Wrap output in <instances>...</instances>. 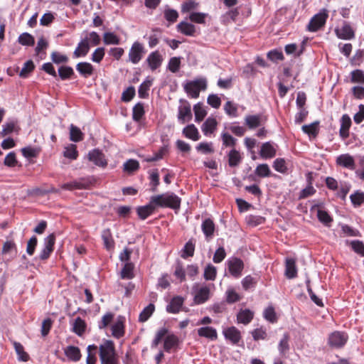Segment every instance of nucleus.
I'll list each match as a JSON object with an SVG mask.
<instances>
[{
	"mask_svg": "<svg viewBox=\"0 0 364 364\" xmlns=\"http://www.w3.org/2000/svg\"><path fill=\"white\" fill-rule=\"evenodd\" d=\"M151 202L157 207L169 208L173 210H178L181 206V198L173 193L154 196L151 197Z\"/></svg>",
	"mask_w": 364,
	"mask_h": 364,
	"instance_id": "1",
	"label": "nucleus"
},
{
	"mask_svg": "<svg viewBox=\"0 0 364 364\" xmlns=\"http://www.w3.org/2000/svg\"><path fill=\"white\" fill-rule=\"evenodd\" d=\"M100 359L101 364H118V357L115 352L114 342L106 340L100 346Z\"/></svg>",
	"mask_w": 364,
	"mask_h": 364,
	"instance_id": "2",
	"label": "nucleus"
},
{
	"mask_svg": "<svg viewBox=\"0 0 364 364\" xmlns=\"http://www.w3.org/2000/svg\"><path fill=\"white\" fill-rule=\"evenodd\" d=\"M207 88V80L204 77L188 81L184 85V90L192 98H198L200 91Z\"/></svg>",
	"mask_w": 364,
	"mask_h": 364,
	"instance_id": "3",
	"label": "nucleus"
},
{
	"mask_svg": "<svg viewBox=\"0 0 364 364\" xmlns=\"http://www.w3.org/2000/svg\"><path fill=\"white\" fill-rule=\"evenodd\" d=\"M328 18V14L324 10L323 12H320L312 17L309 23L308 24V30L311 32L318 31L326 23Z\"/></svg>",
	"mask_w": 364,
	"mask_h": 364,
	"instance_id": "4",
	"label": "nucleus"
},
{
	"mask_svg": "<svg viewBox=\"0 0 364 364\" xmlns=\"http://www.w3.org/2000/svg\"><path fill=\"white\" fill-rule=\"evenodd\" d=\"M180 103L178 119L181 123L184 124L192 119L191 107L190 103L186 100H180Z\"/></svg>",
	"mask_w": 364,
	"mask_h": 364,
	"instance_id": "5",
	"label": "nucleus"
},
{
	"mask_svg": "<svg viewBox=\"0 0 364 364\" xmlns=\"http://www.w3.org/2000/svg\"><path fill=\"white\" fill-rule=\"evenodd\" d=\"M55 241V236L53 233L50 234L44 239V247L40 252V259L46 260L50 257V253L53 251Z\"/></svg>",
	"mask_w": 364,
	"mask_h": 364,
	"instance_id": "6",
	"label": "nucleus"
},
{
	"mask_svg": "<svg viewBox=\"0 0 364 364\" xmlns=\"http://www.w3.org/2000/svg\"><path fill=\"white\" fill-rule=\"evenodd\" d=\"M143 53V45L141 43L136 41L132 44L129 51V59L132 63L136 64L141 60Z\"/></svg>",
	"mask_w": 364,
	"mask_h": 364,
	"instance_id": "7",
	"label": "nucleus"
},
{
	"mask_svg": "<svg viewBox=\"0 0 364 364\" xmlns=\"http://www.w3.org/2000/svg\"><path fill=\"white\" fill-rule=\"evenodd\" d=\"M243 268L244 264L240 259L233 257L228 260V269L233 277H240Z\"/></svg>",
	"mask_w": 364,
	"mask_h": 364,
	"instance_id": "8",
	"label": "nucleus"
},
{
	"mask_svg": "<svg viewBox=\"0 0 364 364\" xmlns=\"http://www.w3.org/2000/svg\"><path fill=\"white\" fill-rule=\"evenodd\" d=\"M88 159L98 166L105 167L107 164L105 155L98 149H93L90 151Z\"/></svg>",
	"mask_w": 364,
	"mask_h": 364,
	"instance_id": "9",
	"label": "nucleus"
},
{
	"mask_svg": "<svg viewBox=\"0 0 364 364\" xmlns=\"http://www.w3.org/2000/svg\"><path fill=\"white\" fill-rule=\"evenodd\" d=\"M146 61L151 70H155L159 68L163 62V57L158 50L151 53Z\"/></svg>",
	"mask_w": 364,
	"mask_h": 364,
	"instance_id": "10",
	"label": "nucleus"
},
{
	"mask_svg": "<svg viewBox=\"0 0 364 364\" xmlns=\"http://www.w3.org/2000/svg\"><path fill=\"white\" fill-rule=\"evenodd\" d=\"M347 341V336L341 332L333 333L328 338V343L330 346L336 348L342 347Z\"/></svg>",
	"mask_w": 364,
	"mask_h": 364,
	"instance_id": "11",
	"label": "nucleus"
},
{
	"mask_svg": "<svg viewBox=\"0 0 364 364\" xmlns=\"http://www.w3.org/2000/svg\"><path fill=\"white\" fill-rule=\"evenodd\" d=\"M336 164L338 166L350 170H353L355 166L353 157L348 154H344L338 156L336 159Z\"/></svg>",
	"mask_w": 364,
	"mask_h": 364,
	"instance_id": "12",
	"label": "nucleus"
},
{
	"mask_svg": "<svg viewBox=\"0 0 364 364\" xmlns=\"http://www.w3.org/2000/svg\"><path fill=\"white\" fill-rule=\"evenodd\" d=\"M179 344L178 336L171 333L167 335L164 341V350L167 353H170L172 350H176Z\"/></svg>",
	"mask_w": 364,
	"mask_h": 364,
	"instance_id": "13",
	"label": "nucleus"
},
{
	"mask_svg": "<svg viewBox=\"0 0 364 364\" xmlns=\"http://www.w3.org/2000/svg\"><path fill=\"white\" fill-rule=\"evenodd\" d=\"M218 126V122L214 117H208L201 126V130L204 135L209 136L214 133Z\"/></svg>",
	"mask_w": 364,
	"mask_h": 364,
	"instance_id": "14",
	"label": "nucleus"
},
{
	"mask_svg": "<svg viewBox=\"0 0 364 364\" xmlns=\"http://www.w3.org/2000/svg\"><path fill=\"white\" fill-rule=\"evenodd\" d=\"M124 317L118 316L117 321L112 326V334L114 337L119 338L124 335Z\"/></svg>",
	"mask_w": 364,
	"mask_h": 364,
	"instance_id": "15",
	"label": "nucleus"
},
{
	"mask_svg": "<svg viewBox=\"0 0 364 364\" xmlns=\"http://www.w3.org/2000/svg\"><path fill=\"white\" fill-rule=\"evenodd\" d=\"M351 125V119L348 114H343L341 119L340 136L345 139L349 136V129Z\"/></svg>",
	"mask_w": 364,
	"mask_h": 364,
	"instance_id": "16",
	"label": "nucleus"
},
{
	"mask_svg": "<svg viewBox=\"0 0 364 364\" xmlns=\"http://www.w3.org/2000/svg\"><path fill=\"white\" fill-rule=\"evenodd\" d=\"M336 34L339 38L350 40L354 38V31L351 26L345 23L340 29H336Z\"/></svg>",
	"mask_w": 364,
	"mask_h": 364,
	"instance_id": "17",
	"label": "nucleus"
},
{
	"mask_svg": "<svg viewBox=\"0 0 364 364\" xmlns=\"http://www.w3.org/2000/svg\"><path fill=\"white\" fill-rule=\"evenodd\" d=\"M223 334L225 338L230 340L233 344H237L241 339L240 332L235 326L225 329Z\"/></svg>",
	"mask_w": 364,
	"mask_h": 364,
	"instance_id": "18",
	"label": "nucleus"
},
{
	"mask_svg": "<svg viewBox=\"0 0 364 364\" xmlns=\"http://www.w3.org/2000/svg\"><path fill=\"white\" fill-rule=\"evenodd\" d=\"M90 50V45L88 42V38H85L82 40L79 43L77 47L73 52L74 58H80L85 56Z\"/></svg>",
	"mask_w": 364,
	"mask_h": 364,
	"instance_id": "19",
	"label": "nucleus"
},
{
	"mask_svg": "<svg viewBox=\"0 0 364 364\" xmlns=\"http://www.w3.org/2000/svg\"><path fill=\"white\" fill-rule=\"evenodd\" d=\"M156 207L157 206L151 202V199L150 203L148 205L138 207L136 212L141 220H145L154 212Z\"/></svg>",
	"mask_w": 364,
	"mask_h": 364,
	"instance_id": "20",
	"label": "nucleus"
},
{
	"mask_svg": "<svg viewBox=\"0 0 364 364\" xmlns=\"http://www.w3.org/2000/svg\"><path fill=\"white\" fill-rule=\"evenodd\" d=\"M76 70L85 78L91 76L94 72L93 66L87 62L78 63L76 65Z\"/></svg>",
	"mask_w": 364,
	"mask_h": 364,
	"instance_id": "21",
	"label": "nucleus"
},
{
	"mask_svg": "<svg viewBox=\"0 0 364 364\" xmlns=\"http://www.w3.org/2000/svg\"><path fill=\"white\" fill-rule=\"evenodd\" d=\"M210 296V289L207 287H200L195 294L194 302L196 304H201L205 303Z\"/></svg>",
	"mask_w": 364,
	"mask_h": 364,
	"instance_id": "22",
	"label": "nucleus"
},
{
	"mask_svg": "<svg viewBox=\"0 0 364 364\" xmlns=\"http://www.w3.org/2000/svg\"><path fill=\"white\" fill-rule=\"evenodd\" d=\"M183 298L180 296H174L169 304L166 306V311L168 313L176 314L180 311V309L183 304Z\"/></svg>",
	"mask_w": 364,
	"mask_h": 364,
	"instance_id": "23",
	"label": "nucleus"
},
{
	"mask_svg": "<svg viewBox=\"0 0 364 364\" xmlns=\"http://www.w3.org/2000/svg\"><path fill=\"white\" fill-rule=\"evenodd\" d=\"M245 122L249 129H255L262 125V116L261 114L247 115L245 118Z\"/></svg>",
	"mask_w": 364,
	"mask_h": 364,
	"instance_id": "24",
	"label": "nucleus"
},
{
	"mask_svg": "<svg viewBox=\"0 0 364 364\" xmlns=\"http://www.w3.org/2000/svg\"><path fill=\"white\" fill-rule=\"evenodd\" d=\"M201 229L207 240H209L213 236L215 229V224L211 219L207 218L203 222Z\"/></svg>",
	"mask_w": 364,
	"mask_h": 364,
	"instance_id": "25",
	"label": "nucleus"
},
{
	"mask_svg": "<svg viewBox=\"0 0 364 364\" xmlns=\"http://www.w3.org/2000/svg\"><path fill=\"white\" fill-rule=\"evenodd\" d=\"M182 132L186 138L193 141H198L200 139L198 130L193 124L184 127Z\"/></svg>",
	"mask_w": 364,
	"mask_h": 364,
	"instance_id": "26",
	"label": "nucleus"
},
{
	"mask_svg": "<svg viewBox=\"0 0 364 364\" xmlns=\"http://www.w3.org/2000/svg\"><path fill=\"white\" fill-rule=\"evenodd\" d=\"M177 29L183 35L193 36L196 33V27L193 24L186 21H181L177 25Z\"/></svg>",
	"mask_w": 364,
	"mask_h": 364,
	"instance_id": "27",
	"label": "nucleus"
},
{
	"mask_svg": "<svg viewBox=\"0 0 364 364\" xmlns=\"http://www.w3.org/2000/svg\"><path fill=\"white\" fill-rule=\"evenodd\" d=\"M259 154L264 159L273 158L276 155V149L269 142H265L262 145Z\"/></svg>",
	"mask_w": 364,
	"mask_h": 364,
	"instance_id": "28",
	"label": "nucleus"
},
{
	"mask_svg": "<svg viewBox=\"0 0 364 364\" xmlns=\"http://www.w3.org/2000/svg\"><path fill=\"white\" fill-rule=\"evenodd\" d=\"M285 275L289 279H293L297 275L296 262L294 259H287L285 265Z\"/></svg>",
	"mask_w": 364,
	"mask_h": 364,
	"instance_id": "29",
	"label": "nucleus"
},
{
	"mask_svg": "<svg viewBox=\"0 0 364 364\" xmlns=\"http://www.w3.org/2000/svg\"><path fill=\"white\" fill-rule=\"evenodd\" d=\"M64 352L68 359L73 361H78L81 358L80 350L78 347L69 346L65 348Z\"/></svg>",
	"mask_w": 364,
	"mask_h": 364,
	"instance_id": "30",
	"label": "nucleus"
},
{
	"mask_svg": "<svg viewBox=\"0 0 364 364\" xmlns=\"http://www.w3.org/2000/svg\"><path fill=\"white\" fill-rule=\"evenodd\" d=\"M198 334L200 337H205L210 340H215L218 337L216 330L210 326L201 327L198 328Z\"/></svg>",
	"mask_w": 364,
	"mask_h": 364,
	"instance_id": "31",
	"label": "nucleus"
},
{
	"mask_svg": "<svg viewBox=\"0 0 364 364\" xmlns=\"http://www.w3.org/2000/svg\"><path fill=\"white\" fill-rule=\"evenodd\" d=\"M254 313L249 309L241 310L237 315L238 323L248 324L253 318Z\"/></svg>",
	"mask_w": 364,
	"mask_h": 364,
	"instance_id": "32",
	"label": "nucleus"
},
{
	"mask_svg": "<svg viewBox=\"0 0 364 364\" xmlns=\"http://www.w3.org/2000/svg\"><path fill=\"white\" fill-rule=\"evenodd\" d=\"M228 164L230 167H236L237 166L241 161H242V156L240 153L233 149L228 153Z\"/></svg>",
	"mask_w": 364,
	"mask_h": 364,
	"instance_id": "33",
	"label": "nucleus"
},
{
	"mask_svg": "<svg viewBox=\"0 0 364 364\" xmlns=\"http://www.w3.org/2000/svg\"><path fill=\"white\" fill-rule=\"evenodd\" d=\"M85 322L80 317L76 318L73 326V332H75L77 336H81L85 331Z\"/></svg>",
	"mask_w": 364,
	"mask_h": 364,
	"instance_id": "34",
	"label": "nucleus"
},
{
	"mask_svg": "<svg viewBox=\"0 0 364 364\" xmlns=\"http://www.w3.org/2000/svg\"><path fill=\"white\" fill-rule=\"evenodd\" d=\"M318 122H314L310 124L303 125L302 131L307 134L309 136H316L318 133Z\"/></svg>",
	"mask_w": 364,
	"mask_h": 364,
	"instance_id": "35",
	"label": "nucleus"
},
{
	"mask_svg": "<svg viewBox=\"0 0 364 364\" xmlns=\"http://www.w3.org/2000/svg\"><path fill=\"white\" fill-rule=\"evenodd\" d=\"M217 275V269L216 267H214L211 264H208L204 270L203 277L205 280L208 281H214L216 278Z\"/></svg>",
	"mask_w": 364,
	"mask_h": 364,
	"instance_id": "36",
	"label": "nucleus"
},
{
	"mask_svg": "<svg viewBox=\"0 0 364 364\" xmlns=\"http://www.w3.org/2000/svg\"><path fill=\"white\" fill-rule=\"evenodd\" d=\"M14 346L18 355V360L23 362L28 361L29 355L24 351L23 346L20 343L16 341L14 343Z\"/></svg>",
	"mask_w": 364,
	"mask_h": 364,
	"instance_id": "37",
	"label": "nucleus"
},
{
	"mask_svg": "<svg viewBox=\"0 0 364 364\" xmlns=\"http://www.w3.org/2000/svg\"><path fill=\"white\" fill-rule=\"evenodd\" d=\"M134 264L132 262H126L121 272L122 279H132L134 277Z\"/></svg>",
	"mask_w": 364,
	"mask_h": 364,
	"instance_id": "38",
	"label": "nucleus"
},
{
	"mask_svg": "<svg viewBox=\"0 0 364 364\" xmlns=\"http://www.w3.org/2000/svg\"><path fill=\"white\" fill-rule=\"evenodd\" d=\"M255 173L262 178L269 177L271 175V170L267 164H262L256 167Z\"/></svg>",
	"mask_w": 364,
	"mask_h": 364,
	"instance_id": "39",
	"label": "nucleus"
},
{
	"mask_svg": "<svg viewBox=\"0 0 364 364\" xmlns=\"http://www.w3.org/2000/svg\"><path fill=\"white\" fill-rule=\"evenodd\" d=\"M193 111L195 114V120L197 122H201L207 114V112L200 103H198L194 105Z\"/></svg>",
	"mask_w": 364,
	"mask_h": 364,
	"instance_id": "40",
	"label": "nucleus"
},
{
	"mask_svg": "<svg viewBox=\"0 0 364 364\" xmlns=\"http://www.w3.org/2000/svg\"><path fill=\"white\" fill-rule=\"evenodd\" d=\"M195 251V244L192 239L189 240L183 247V253L181 257L186 258L188 257H193Z\"/></svg>",
	"mask_w": 364,
	"mask_h": 364,
	"instance_id": "41",
	"label": "nucleus"
},
{
	"mask_svg": "<svg viewBox=\"0 0 364 364\" xmlns=\"http://www.w3.org/2000/svg\"><path fill=\"white\" fill-rule=\"evenodd\" d=\"M97 349L95 345H89L87 348V356L86 359L87 364H95L97 361L96 350Z\"/></svg>",
	"mask_w": 364,
	"mask_h": 364,
	"instance_id": "42",
	"label": "nucleus"
},
{
	"mask_svg": "<svg viewBox=\"0 0 364 364\" xmlns=\"http://www.w3.org/2000/svg\"><path fill=\"white\" fill-rule=\"evenodd\" d=\"M350 199L355 207H358L364 203V193L357 191L350 196Z\"/></svg>",
	"mask_w": 364,
	"mask_h": 364,
	"instance_id": "43",
	"label": "nucleus"
},
{
	"mask_svg": "<svg viewBox=\"0 0 364 364\" xmlns=\"http://www.w3.org/2000/svg\"><path fill=\"white\" fill-rule=\"evenodd\" d=\"M155 306L153 304H149L145 307L143 311L140 313L139 320L141 322L146 321L151 316L154 311Z\"/></svg>",
	"mask_w": 364,
	"mask_h": 364,
	"instance_id": "44",
	"label": "nucleus"
},
{
	"mask_svg": "<svg viewBox=\"0 0 364 364\" xmlns=\"http://www.w3.org/2000/svg\"><path fill=\"white\" fill-rule=\"evenodd\" d=\"M139 168V164L135 159H129L123 165V170L127 173H132Z\"/></svg>",
	"mask_w": 364,
	"mask_h": 364,
	"instance_id": "45",
	"label": "nucleus"
},
{
	"mask_svg": "<svg viewBox=\"0 0 364 364\" xmlns=\"http://www.w3.org/2000/svg\"><path fill=\"white\" fill-rule=\"evenodd\" d=\"M70 139L75 142L82 140V132L78 127L74 126L73 124H71L70 128Z\"/></svg>",
	"mask_w": 364,
	"mask_h": 364,
	"instance_id": "46",
	"label": "nucleus"
},
{
	"mask_svg": "<svg viewBox=\"0 0 364 364\" xmlns=\"http://www.w3.org/2000/svg\"><path fill=\"white\" fill-rule=\"evenodd\" d=\"M152 81L151 80H146L141 83L139 87L138 94L140 98H146L148 97V90H149Z\"/></svg>",
	"mask_w": 364,
	"mask_h": 364,
	"instance_id": "47",
	"label": "nucleus"
},
{
	"mask_svg": "<svg viewBox=\"0 0 364 364\" xmlns=\"http://www.w3.org/2000/svg\"><path fill=\"white\" fill-rule=\"evenodd\" d=\"M350 81L353 83L364 84V71L362 70L356 69L353 70L350 73Z\"/></svg>",
	"mask_w": 364,
	"mask_h": 364,
	"instance_id": "48",
	"label": "nucleus"
},
{
	"mask_svg": "<svg viewBox=\"0 0 364 364\" xmlns=\"http://www.w3.org/2000/svg\"><path fill=\"white\" fill-rule=\"evenodd\" d=\"M18 41L22 46H33L35 41L34 38L28 33H23L18 37Z\"/></svg>",
	"mask_w": 364,
	"mask_h": 364,
	"instance_id": "49",
	"label": "nucleus"
},
{
	"mask_svg": "<svg viewBox=\"0 0 364 364\" xmlns=\"http://www.w3.org/2000/svg\"><path fill=\"white\" fill-rule=\"evenodd\" d=\"M73 74V69L70 66H61L58 69V75L63 80L70 78Z\"/></svg>",
	"mask_w": 364,
	"mask_h": 364,
	"instance_id": "50",
	"label": "nucleus"
},
{
	"mask_svg": "<svg viewBox=\"0 0 364 364\" xmlns=\"http://www.w3.org/2000/svg\"><path fill=\"white\" fill-rule=\"evenodd\" d=\"M168 329L165 327L161 328L156 333L155 338L151 343V348H155L158 346L161 339L167 334Z\"/></svg>",
	"mask_w": 364,
	"mask_h": 364,
	"instance_id": "51",
	"label": "nucleus"
},
{
	"mask_svg": "<svg viewBox=\"0 0 364 364\" xmlns=\"http://www.w3.org/2000/svg\"><path fill=\"white\" fill-rule=\"evenodd\" d=\"M144 114L143 104L137 103L133 107L132 118L134 121L139 122Z\"/></svg>",
	"mask_w": 364,
	"mask_h": 364,
	"instance_id": "52",
	"label": "nucleus"
},
{
	"mask_svg": "<svg viewBox=\"0 0 364 364\" xmlns=\"http://www.w3.org/2000/svg\"><path fill=\"white\" fill-rule=\"evenodd\" d=\"M63 156L65 158L75 160L77 158L78 153L76 149V146L74 144H70L69 146L65 149L63 151Z\"/></svg>",
	"mask_w": 364,
	"mask_h": 364,
	"instance_id": "53",
	"label": "nucleus"
},
{
	"mask_svg": "<svg viewBox=\"0 0 364 364\" xmlns=\"http://www.w3.org/2000/svg\"><path fill=\"white\" fill-rule=\"evenodd\" d=\"M102 238L107 249H110L113 247L114 242L109 229H106L102 231Z\"/></svg>",
	"mask_w": 364,
	"mask_h": 364,
	"instance_id": "54",
	"label": "nucleus"
},
{
	"mask_svg": "<svg viewBox=\"0 0 364 364\" xmlns=\"http://www.w3.org/2000/svg\"><path fill=\"white\" fill-rule=\"evenodd\" d=\"M103 40L105 44L118 45L119 43V38L111 32L105 33Z\"/></svg>",
	"mask_w": 364,
	"mask_h": 364,
	"instance_id": "55",
	"label": "nucleus"
},
{
	"mask_svg": "<svg viewBox=\"0 0 364 364\" xmlns=\"http://www.w3.org/2000/svg\"><path fill=\"white\" fill-rule=\"evenodd\" d=\"M35 66L32 60H29L26 61L23 64V67L22 68L19 73L20 77H26L33 70Z\"/></svg>",
	"mask_w": 364,
	"mask_h": 364,
	"instance_id": "56",
	"label": "nucleus"
},
{
	"mask_svg": "<svg viewBox=\"0 0 364 364\" xmlns=\"http://www.w3.org/2000/svg\"><path fill=\"white\" fill-rule=\"evenodd\" d=\"M198 3L196 2L193 0H188L182 4L181 5V12L182 13H188L191 11L192 10H195L198 8Z\"/></svg>",
	"mask_w": 364,
	"mask_h": 364,
	"instance_id": "57",
	"label": "nucleus"
},
{
	"mask_svg": "<svg viewBox=\"0 0 364 364\" xmlns=\"http://www.w3.org/2000/svg\"><path fill=\"white\" fill-rule=\"evenodd\" d=\"M289 335L287 333H284L283 335L282 338L279 341V346H278L279 350L281 354H284L289 350Z\"/></svg>",
	"mask_w": 364,
	"mask_h": 364,
	"instance_id": "58",
	"label": "nucleus"
},
{
	"mask_svg": "<svg viewBox=\"0 0 364 364\" xmlns=\"http://www.w3.org/2000/svg\"><path fill=\"white\" fill-rule=\"evenodd\" d=\"M273 168L279 173H285L287 170L285 160L282 158L275 159L273 163Z\"/></svg>",
	"mask_w": 364,
	"mask_h": 364,
	"instance_id": "59",
	"label": "nucleus"
},
{
	"mask_svg": "<svg viewBox=\"0 0 364 364\" xmlns=\"http://www.w3.org/2000/svg\"><path fill=\"white\" fill-rule=\"evenodd\" d=\"M223 144L225 146H235L237 139L228 132H223L221 134Z\"/></svg>",
	"mask_w": 364,
	"mask_h": 364,
	"instance_id": "60",
	"label": "nucleus"
},
{
	"mask_svg": "<svg viewBox=\"0 0 364 364\" xmlns=\"http://www.w3.org/2000/svg\"><path fill=\"white\" fill-rule=\"evenodd\" d=\"M50 58L55 64L64 63L68 61V58L65 55H63L57 51H53L50 55Z\"/></svg>",
	"mask_w": 364,
	"mask_h": 364,
	"instance_id": "61",
	"label": "nucleus"
},
{
	"mask_svg": "<svg viewBox=\"0 0 364 364\" xmlns=\"http://www.w3.org/2000/svg\"><path fill=\"white\" fill-rule=\"evenodd\" d=\"M240 300V295L233 289H228L226 291V301L229 304H232Z\"/></svg>",
	"mask_w": 364,
	"mask_h": 364,
	"instance_id": "62",
	"label": "nucleus"
},
{
	"mask_svg": "<svg viewBox=\"0 0 364 364\" xmlns=\"http://www.w3.org/2000/svg\"><path fill=\"white\" fill-rule=\"evenodd\" d=\"M180 65L181 58L177 57H173L169 60L168 68L171 72L176 73L178 71Z\"/></svg>",
	"mask_w": 364,
	"mask_h": 364,
	"instance_id": "63",
	"label": "nucleus"
},
{
	"mask_svg": "<svg viewBox=\"0 0 364 364\" xmlns=\"http://www.w3.org/2000/svg\"><path fill=\"white\" fill-rule=\"evenodd\" d=\"M225 112L230 117H237V107L233 105L230 101H228L224 106Z\"/></svg>",
	"mask_w": 364,
	"mask_h": 364,
	"instance_id": "64",
	"label": "nucleus"
}]
</instances>
